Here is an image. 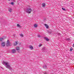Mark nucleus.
Listing matches in <instances>:
<instances>
[{"mask_svg": "<svg viewBox=\"0 0 74 74\" xmlns=\"http://www.w3.org/2000/svg\"><path fill=\"white\" fill-rule=\"evenodd\" d=\"M2 64H5V65L6 66V67L7 68V69H9L10 70L12 71V67H11V66L8 62H3L2 63Z\"/></svg>", "mask_w": 74, "mask_h": 74, "instance_id": "f257e3e1", "label": "nucleus"}, {"mask_svg": "<svg viewBox=\"0 0 74 74\" xmlns=\"http://www.w3.org/2000/svg\"><path fill=\"white\" fill-rule=\"evenodd\" d=\"M32 10L31 8H27L26 10V12L28 14H30V13H31V12H32Z\"/></svg>", "mask_w": 74, "mask_h": 74, "instance_id": "f03ea898", "label": "nucleus"}, {"mask_svg": "<svg viewBox=\"0 0 74 74\" xmlns=\"http://www.w3.org/2000/svg\"><path fill=\"white\" fill-rule=\"evenodd\" d=\"M6 46L7 47H9V46H11V45H10V41H9V40H8L7 41Z\"/></svg>", "mask_w": 74, "mask_h": 74, "instance_id": "7ed1b4c3", "label": "nucleus"}, {"mask_svg": "<svg viewBox=\"0 0 74 74\" xmlns=\"http://www.w3.org/2000/svg\"><path fill=\"white\" fill-rule=\"evenodd\" d=\"M46 49H46L45 47H44L42 49V52H45L46 51Z\"/></svg>", "mask_w": 74, "mask_h": 74, "instance_id": "20e7f679", "label": "nucleus"}, {"mask_svg": "<svg viewBox=\"0 0 74 74\" xmlns=\"http://www.w3.org/2000/svg\"><path fill=\"white\" fill-rule=\"evenodd\" d=\"M1 45L2 47H4L5 45V43L4 42H3L1 43Z\"/></svg>", "mask_w": 74, "mask_h": 74, "instance_id": "39448f33", "label": "nucleus"}, {"mask_svg": "<svg viewBox=\"0 0 74 74\" xmlns=\"http://www.w3.org/2000/svg\"><path fill=\"white\" fill-rule=\"evenodd\" d=\"M43 69H47V65L45 64H44L43 66Z\"/></svg>", "mask_w": 74, "mask_h": 74, "instance_id": "423d86ee", "label": "nucleus"}, {"mask_svg": "<svg viewBox=\"0 0 74 74\" xmlns=\"http://www.w3.org/2000/svg\"><path fill=\"white\" fill-rule=\"evenodd\" d=\"M45 26L46 27V29H48L49 28V27H48V25H47V24H45Z\"/></svg>", "mask_w": 74, "mask_h": 74, "instance_id": "0eeeda50", "label": "nucleus"}, {"mask_svg": "<svg viewBox=\"0 0 74 74\" xmlns=\"http://www.w3.org/2000/svg\"><path fill=\"white\" fill-rule=\"evenodd\" d=\"M17 44H18V42H15V43H14L13 44V45H14V46H16V45H17Z\"/></svg>", "mask_w": 74, "mask_h": 74, "instance_id": "6e6552de", "label": "nucleus"}, {"mask_svg": "<svg viewBox=\"0 0 74 74\" xmlns=\"http://www.w3.org/2000/svg\"><path fill=\"white\" fill-rule=\"evenodd\" d=\"M8 11L10 12H12V9L11 8H9L8 9Z\"/></svg>", "mask_w": 74, "mask_h": 74, "instance_id": "1a4fd4ad", "label": "nucleus"}, {"mask_svg": "<svg viewBox=\"0 0 74 74\" xmlns=\"http://www.w3.org/2000/svg\"><path fill=\"white\" fill-rule=\"evenodd\" d=\"M34 27H35V28H37V26H38V25L36 24H35L34 25Z\"/></svg>", "mask_w": 74, "mask_h": 74, "instance_id": "9d476101", "label": "nucleus"}, {"mask_svg": "<svg viewBox=\"0 0 74 74\" xmlns=\"http://www.w3.org/2000/svg\"><path fill=\"white\" fill-rule=\"evenodd\" d=\"M44 38L46 39V40L47 41H49V39H48V38H46V37H44Z\"/></svg>", "mask_w": 74, "mask_h": 74, "instance_id": "9b49d317", "label": "nucleus"}, {"mask_svg": "<svg viewBox=\"0 0 74 74\" xmlns=\"http://www.w3.org/2000/svg\"><path fill=\"white\" fill-rule=\"evenodd\" d=\"M29 48L30 49L32 50L33 49V46L30 45L29 46Z\"/></svg>", "mask_w": 74, "mask_h": 74, "instance_id": "f8f14e48", "label": "nucleus"}, {"mask_svg": "<svg viewBox=\"0 0 74 74\" xmlns=\"http://www.w3.org/2000/svg\"><path fill=\"white\" fill-rule=\"evenodd\" d=\"M45 6V3H44L42 4V7H44Z\"/></svg>", "mask_w": 74, "mask_h": 74, "instance_id": "ddd939ff", "label": "nucleus"}, {"mask_svg": "<svg viewBox=\"0 0 74 74\" xmlns=\"http://www.w3.org/2000/svg\"><path fill=\"white\" fill-rule=\"evenodd\" d=\"M12 53H15L16 52L15 50V49L12 50Z\"/></svg>", "mask_w": 74, "mask_h": 74, "instance_id": "4468645a", "label": "nucleus"}, {"mask_svg": "<svg viewBox=\"0 0 74 74\" xmlns=\"http://www.w3.org/2000/svg\"><path fill=\"white\" fill-rule=\"evenodd\" d=\"M66 40L67 41H70V38H66Z\"/></svg>", "mask_w": 74, "mask_h": 74, "instance_id": "2eb2a0df", "label": "nucleus"}, {"mask_svg": "<svg viewBox=\"0 0 74 74\" xmlns=\"http://www.w3.org/2000/svg\"><path fill=\"white\" fill-rule=\"evenodd\" d=\"M16 49L17 51H18V50H19V47H16Z\"/></svg>", "mask_w": 74, "mask_h": 74, "instance_id": "dca6fc26", "label": "nucleus"}, {"mask_svg": "<svg viewBox=\"0 0 74 74\" xmlns=\"http://www.w3.org/2000/svg\"><path fill=\"white\" fill-rule=\"evenodd\" d=\"M17 26L18 27L20 28L21 27V25H20L19 24H17Z\"/></svg>", "mask_w": 74, "mask_h": 74, "instance_id": "f3484780", "label": "nucleus"}, {"mask_svg": "<svg viewBox=\"0 0 74 74\" xmlns=\"http://www.w3.org/2000/svg\"><path fill=\"white\" fill-rule=\"evenodd\" d=\"M3 38H0V41H3Z\"/></svg>", "mask_w": 74, "mask_h": 74, "instance_id": "a211bd4d", "label": "nucleus"}, {"mask_svg": "<svg viewBox=\"0 0 74 74\" xmlns=\"http://www.w3.org/2000/svg\"><path fill=\"white\" fill-rule=\"evenodd\" d=\"M37 36L39 38H40V37H41V36L40 35H37Z\"/></svg>", "mask_w": 74, "mask_h": 74, "instance_id": "6ab92c4d", "label": "nucleus"}, {"mask_svg": "<svg viewBox=\"0 0 74 74\" xmlns=\"http://www.w3.org/2000/svg\"><path fill=\"white\" fill-rule=\"evenodd\" d=\"M20 35L21 37H23V34H20Z\"/></svg>", "mask_w": 74, "mask_h": 74, "instance_id": "aec40b11", "label": "nucleus"}, {"mask_svg": "<svg viewBox=\"0 0 74 74\" xmlns=\"http://www.w3.org/2000/svg\"><path fill=\"white\" fill-rule=\"evenodd\" d=\"M10 4H11V5H14V2H11V3H10Z\"/></svg>", "mask_w": 74, "mask_h": 74, "instance_id": "412c9836", "label": "nucleus"}, {"mask_svg": "<svg viewBox=\"0 0 74 74\" xmlns=\"http://www.w3.org/2000/svg\"><path fill=\"white\" fill-rule=\"evenodd\" d=\"M41 46H42V45H41V44H40L39 45V47H41Z\"/></svg>", "mask_w": 74, "mask_h": 74, "instance_id": "4be33fe9", "label": "nucleus"}, {"mask_svg": "<svg viewBox=\"0 0 74 74\" xmlns=\"http://www.w3.org/2000/svg\"><path fill=\"white\" fill-rule=\"evenodd\" d=\"M44 74H48V73H47V72H44Z\"/></svg>", "mask_w": 74, "mask_h": 74, "instance_id": "5701e85b", "label": "nucleus"}, {"mask_svg": "<svg viewBox=\"0 0 74 74\" xmlns=\"http://www.w3.org/2000/svg\"><path fill=\"white\" fill-rule=\"evenodd\" d=\"M72 50H73V49H70V51H72Z\"/></svg>", "mask_w": 74, "mask_h": 74, "instance_id": "b1692460", "label": "nucleus"}, {"mask_svg": "<svg viewBox=\"0 0 74 74\" xmlns=\"http://www.w3.org/2000/svg\"><path fill=\"white\" fill-rule=\"evenodd\" d=\"M63 10H65V9L64 8H62Z\"/></svg>", "mask_w": 74, "mask_h": 74, "instance_id": "393cba45", "label": "nucleus"}, {"mask_svg": "<svg viewBox=\"0 0 74 74\" xmlns=\"http://www.w3.org/2000/svg\"><path fill=\"white\" fill-rule=\"evenodd\" d=\"M48 33H49V34H51V32H49Z\"/></svg>", "mask_w": 74, "mask_h": 74, "instance_id": "a878e982", "label": "nucleus"}, {"mask_svg": "<svg viewBox=\"0 0 74 74\" xmlns=\"http://www.w3.org/2000/svg\"><path fill=\"white\" fill-rule=\"evenodd\" d=\"M73 47H74V44L73 45Z\"/></svg>", "mask_w": 74, "mask_h": 74, "instance_id": "bb28decb", "label": "nucleus"}, {"mask_svg": "<svg viewBox=\"0 0 74 74\" xmlns=\"http://www.w3.org/2000/svg\"><path fill=\"white\" fill-rule=\"evenodd\" d=\"M1 68L2 69H3V68L1 67Z\"/></svg>", "mask_w": 74, "mask_h": 74, "instance_id": "cd10ccee", "label": "nucleus"}, {"mask_svg": "<svg viewBox=\"0 0 74 74\" xmlns=\"http://www.w3.org/2000/svg\"><path fill=\"white\" fill-rule=\"evenodd\" d=\"M12 0L14 1V0Z\"/></svg>", "mask_w": 74, "mask_h": 74, "instance_id": "c85d7f7f", "label": "nucleus"}]
</instances>
